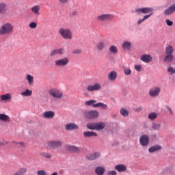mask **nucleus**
<instances>
[{
	"instance_id": "nucleus-1",
	"label": "nucleus",
	"mask_w": 175,
	"mask_h": 175,
	"mask_svg": "<svg viewBox=\"0 0 175 175\" xmlns=\"http://www.w3.org/2000/svg\"><path fill=\"white\" fill-rule=\"evenodd\" d=\"M59 33L61 35L62 38L66 40H72V39H73V33H72L70 29L64 27L60 28L59 30Z\"/></svg>"
},
{
	"instance_id": "nucleus-2",
	"label": "nucleus",
	"mask_w": 175,
	"mask_h": 175,
	"mask_svg": "<svg viewBox=\"0 0 175 175\" xmlns=\"http://www.w3.org/2000/svg\"><path fill=\"white\" fill-rule=\"evenodd\" d=\"M98 23H107L114 20V16L110 14H103L96 17Z\"/></svg>"
},
{
	"instance_id": "nucleus-3",
	"label": "nucleus",
	"mask_w": 175,
	"mask_h": 175,
	"mask_svg": "<svg viewBox=\"0 0 175 175\" xmlns=\"http://www.w3.org/2000/svg\"><path fill=\"white\" fill-rule=\"evenodd\" d=\"M13 31V25L10 23H5L0 29V35H9Z\"/></svg>"
},
{
	"instance_id": "nucleus-4",
	"label": "nucleus",
	"mask_w": 175,
	"mask_h": 175,
	"mask_svg": "<svg viewBox=\"0 0 175 175\" xmlns=\"http://www.w3.org/2000/svg\"><path fill=\"white\" fill-rule=\"evenodd\" d=\"M62 147V142L60 140H52L46 142V148L49 150H55Z\"/></svg>"
},
{
	"instance_id": "nucleus-5",
	"label": "nucleus",
	"mask_w": 175,
	"mask_h": 175,
	"mask_svg": "<svg viewBox=\"0 0 175 175\" xmlns=\"http://www.w3.org/2000/svg\"><path fill=\"white\" fill-rule=\"evenodd\" d=\"M69 64V58L68 57H64L62 59H58L55 61V65L57 68H64L65 66H67V65Z\"/></svg>"
},
{
	"instance_id": "nucleus-6",
	"label": "nucleus",
	"mask_w": 175,
	"mask_h": 175,
	"mask_svg": "<svg viewBox=\"0 0 175 175\" xmlns=\"http://www.w3.org/2000/svg\"><path fill=\"white\" fill-rule=\"evenodd\" d=\"M49 95L55 98L56 99H61L64 96V93L58 90L57 89H51L49 91Z\"/></svg>"
},
{
	"instance_id": "nucleus-7",
	"label": "nucleus",
	"mask_w": 175,
	"mask_h": 175,
	"mask_svg": "<svg viewBox=\"0 0 175 175\" xmlns=\"http://www.w3.org/2000/svg\"><path fill=\"white\" fill-rule=\"evenodd\" d=\"M84 117L85 118H98L99 117V112L98 111H86L84 112Z\"/></svg>"
},
{
	"instance_id": "nucleus-8",
	"label": "nucleus",
	"mask_w": 175,
	"mask_h": 175,
	"mask_svg": "<svg viewBox=\"0 0 175 175\" xmlns=\"http://www.w3.org/2000/svg\"><path fill=\"white\" fill-rule=\"evenodd\" d=\"M148 94L152 98H157V96H159V94H161V88L159 86L152 88L149 90Z\"/></svg>"
},
{
	"instance_id": "nucleus-9",
	"label": "nucleus",
	"mask_w": 175,
	"mask_h": 175,
	"mask_svg": "<svg viewBox=\"0 0 175 175\" xmlns=\"http://www.w3.org/2000/svg\"><path fill=\"white\" fill-rule=\"evenodd\" d=\"M139 143L142 147H147L150 144V137L147 135H142L139 138Z\"/></svg>"
},
{
	"instance_id": "nucleus-10",
	"label": "nucleus",
	"mask_w": 175,
	"mask_h": 175,
	"mask_svg": "<svg viewBox=\"0 0 175 175\" xmlns=\"http://www.w3.org/2000/svg\"><path fill=\"white\" fill-rule=\"evenodd\" d=\"M154 12V9L151 8H137L135 9V13H137L138 14H148V13L151 14Z\"/></svg>"
},
{
	"instance_id": "nucleus-11",
	"label": "nucleus",
	"mask_w": 175,
	"mask_h": 175,
	"mask_svg": "<svg viewBox=\"0 0 175 175\" xmlns=\"http://www.w3.org/2000/svg\"><path fill=\"white\" fill-rule=\"evenodd\" d=\"M102 88V85L99 83H94V85H90L88 86V91L89 92H92V91H99Z\"/></svg>"
},
{
	"instance_id": "nucleus-12",
	"label": "nucleus",
	"mask_w": 175,
	"mask_h": 175,
	"mask_svg": "<svg viewBox=\"0 0 175 175\" xmlns=\"http://www.w3.org/2000/svg\"><path fill=\"white\" fill-rule=\"evenodd\" d=\"M55 116V113L53 111H48L42 113L43 118L47 119V120H51V118H54V116Z\"/></svg>"
},
{
	"instance_id": "nucleus-13",
	"label": "nucleus",
	"mask_w": 175,
	"mask_h": 175,
	"mask_svg": "<svg viewBox=\"0 0 175 175\" xmlns=\"http://www.w3.org/2000/svg\"><path fill=\"white\" fill-rule=\"evenodd\" d=\"M140 59L141 61H143V62L148 64L152 61V56L151 55L144 54L141 56Z\"/></svg>"
},
{
	"instance_id": "nucleus-14",
	"label": "nucleus",
	"mask_w": 175,
	"mask_h": 175,
	"mask_svg": "<svg viewBox=\"0 0 175 175\" xmlns=\"http://www.w3.org/2000/svg\"><path fill=\"white\" fill-rule=\"evenodd\" d=\"M175 12V3L171 5L167 9L164 11V14L166 16H170Z\"/></svg>"
},
{
	"instance_id": "nucleus-15",
	"label": "nucleus",
	"mask_w": 175,
	"mask_h": 175,
	"mask_svg": "<svg viewBox=\"0 0 175 175\" xmlns=\"http://www.w3.org/2000/svg\"><path fill=\"white\" fill-rule=\"evenodd\" d=\"M66 131H73L75 129H79V126L75 123H69L65 125Z\"/></svg>"
},
{
	"instance_id": "nucleus-16",
	"label": "nucleus",
	"mask_w": 175,
	"mask_h": 175,
	"mask_svg": "<svg viewBox=\"0 0 175 175\" xmlns=\"http://www.w3.org/2000/svg\"><path fill=\"white\" fill-rule=\"evenodd\" d=\"M65 148L67 151H70V152H79L80 151V148L79 147L70 145H66Z\"/></svg>"
},
{
	"instance_id": "nucleus-17",
	"label": "nucleus",
	"mask_w": 175,
	"mask_h": 175,
	"mask_svg": "<svg viewBox=\"0 0 175 175\" xmlns=\"http://www.w3.org/2000/svg\"><path fill=\"white\" fill-rule=\"evenodd\" d=\"M8 12V5L5 3H0V14L5 16Z\"/></svg>"
},
{
	"instance_id": "nucleus-18",
	"label": "nucleus",
	"mask_w": 175,
	"mask_h": 175,
	"mask_svg": "<svg viewBox=\"0 0 175 175\" xmlns=\"http://www.w3.org/2000/svg\"><path fill=\"white\" fill-rule=\"evenodd\" d=\"M122 47L123 50H125L126 51H129V50L132 49V42L129 41H124L122 44Z\"/></svg>"
},
{
	"instance_id": "nucleus-19",
	"label": "nucleus",
	"mask_w": 175,
	"mask_h": 175,
	"mask_svg": "<svg viewBox=\"0 0 175 175\" xmlns=\"http://www.w3.org/2000/svg\"><path fill=\"white\" fill-rule=\"evenodd\" d=\"M173 59H174V56L173 55L165 54L163 58V62L165 64H170V62H173Z\"/></svg>"
},
{
	"instance_id": "nucleus-20",
	"label": "nucleus",
	"mask_w": 175,
	"mask_h": 175,
	"mask_svg": "<svg viewBox=\"0 0 175 175\" xmlns=\"http://www.w3.org/2000/svg\"><path fill=\"white\" fill-rule=\"evenodd\" d=\"M99 157H100V154L94 152L88 154L86 158L88 161H94V159H96V158H99Z\"/></svg>"
},
{
	"instance_id": "nucleus-21",
	"label": "nucleus",
	"mask_w": 175,
	"mask_h": 175,
	"mask_svg": "<svg viewBox=\"0 0 175 175\" xmlns=\"http://www.w3.org/2000/svg\"><path fill=\"white\" fill-rule=\"evenodd\" d=\"M31 12L36 16H40V5H34L31 8Z\"/></svg>"
},
{
	"instance_id": "nucleus-22",
	"label": "nucleus",
	"mask_w": 175,
	"mask_h": 175,
	"mask_svg": "<svg viewBox=\"0 0 175 175\" xmlns=\"http://www.w3.org/2000/svg\"><path fill=\"white\" fill-rule=\"evenodd\" d=\"M115 170H117V172H119V173L126 172V166L124 164H119L115 166Z\"/></svg>"
},
{
	"instance_id": "nucleus-23",
	"label": "nucleus",
	"mask_w": 175,
	"mask_h": 175,
	"mask_svg": "<svg viewBox=\"0 0 175 175\" xmlns=\"http://www.w3.org/2000/svg\"><path fill=\"white\" fill-rule=\"evenodd\" d=\"M173 53H174V48H173V46L168 45L165 49V54L173 55Z\"/></svg>"
},
{
	"instance_id": "nucleus-24",
	"label": "nucleus",
	"mask_w": 175,
	"mask_h": 175,
	"mask_svg": "<svg viewBox=\"0 0 175 175\" xmlns=\"http://www.w3.org/2000/svg\"><path fill=\"white\" fill-rule=\"evenodd\" d=\"M159 150H162V146H161L160 145H156L149 148L148 151L149 152H150V154H152L153 152H157V151H159Z\"/></svg>"
},
{
	"instance_id": "nucleus-25",
	"label": "nucleus",
	"mask_w": 175,
	"mask_h": 175,
	"mask_svg": "<svg viewBox=\"0 0 175 175\" xmlns=\"http://www.w3.org/2000/svg\"><path fill=\"white\" fill-rule=\"evenodd\" d=\"M108 79L109 80H111V81H114L117 79V72L116 71H111L108 75Z\"/></svg>"
},
{
	"instance_id": "nucleus-26",
	"label": "nucleus",
	"mask_w": 175,
	"mask_h": 175,
	"mask_svg": "<svg viewBox=\"0 0 175 175\" xmlns=\"http://www.w3.org/2000/svg\"><path fill=\"white\" fill-rule=\"evenodd\" d=\"M84 137H96L98 134L94 131H85L83 133Z\"/></svg>"
},
{
	"instance_id": "nucleus-27",
	"label": "nucleus",
	"mask_w": 175,
	"mask_h": 175,
	"mask_svg": "<svg viewBox=\"0 0 175 175\" xmlns=\"http://www.w3.org/2000/svg\"><path fill=\"white\" fill-rule=\"evenodd\" d=\"M0 121L9 122V121H10V117L5 113H0Z\"/></svg>"
},
{
	"instance_id": "nucleus-28",
	"label": "nucleus",
	"mask_w": 175,
	"mask_h": 175,
	"mask_svg": "<svg viewBox=\"0 0 175 175\" xmlns=\"http://www.w3.org/2000/svg\"><path fill=\"white\" fill-rule=\"evenodd\" d=\"M105 47H106V43H105V42L100 41L98 42V44H96V49L99 51H102L103 50H105Z\"/></svg>"
},
{
	"instance_id": "nucleus-29",
	"label": "nucleus",
	"mask_w": 175,
	"mask_h": 175,
	"mask_svg": "<svg viewBox=\"0 0 175 175\" xmlns=\"http://www.w3.org/2000/svg\"><path fill=\"white\" fill-rule=\"evenodd\" d=\"M109 51L111 54H117L118 53V48L116 45H111Z\"/></svg>"
},
{
	"instance_id": "nucleus-30",
	"label": "nucleus",
	"mask_w": 175,
	"mask_h": 175,
	"mask_svg": "<svg viewBox=\"0 0 175 175\" xmlns=\"http://www.w3.org/2000/svg\"><path fill=\"white\" fill-rule=\"evenodd\" d=\"M28 170L25 167L20 168L18 171H16L14 175H24L27 173Z\"/></svg>"
},
{
	"instance_id": "nucleus-31",
	"label": "nucleus",
	"mask_w": 175,
	"mask_h": 175,
	"mask_svg": "<svg viewBox=\"0 0 175 175\" xmlns=\"http://www.w3.org/2000/svg\"><path fill=\"white\" fill-rule=\"evenodd\" d=\"M1 100L5 101V100H10L12 99V95L8 93L6 94H2L0 96Z\"/></svg>"
},
{
	"instance_id": "nucleus-32",
	"label": "nucleus",
	"mask_w": 175,
	"mask_h": 175,
	"mask_svg": "<svg viewBox=\"0 0 175 175\" xmlns=\"http://www.w3.org/2000/svg\"><path fill=\"white\" fill-rule=\"evenodd\" d=\"M95 173L98 175H103L105 174V167H97L95 169Z\"/></svg>"
},
{
	"instance_id": "nucleus-33",
	"label": "nucleus",
	"mask_w": 175,
	"mask_h": 175,
	"mask_svg": "<svg viewBox=\"0 0 175 175\" xmlns=\"http://www.w3.org/2000/svg\"><path fill=\"white\" fill-rule=\"evenodd\" d=\"M148 118L150 120V121H154V120H157V118H158V113L155 112H152L148 114Z\"/></svg>"
},
{
	"instance_id": "nucleus-34",
	"label": "nucleus",
	"mask_w": 175,
	"mask_h": 175,
	"mask_svg": "<svg viewBox=\"0 0 175 175\" xmlns=\"http://www.w3.org/2000/svg\"><path fill=\"white\" fill-rule=\"evenodd\" d=\"M25 79L27 80L29 85H33V76L27 75H26Z\"/></svg>"
},
{
	"instance_id": "nucleus-35",
	"label": "nucleus",
	"mask_w": 175,
	"mask_h": 175,
	"mask_svg": "<svg viewBox=\"0 0 175 175\" xmlns=\"http://www.w3.org/2000/svg\"><path fill=\"white\" fill-rule=\"evenodd\" d=\"M105 126L106 124L105 122L96 123V129H97V131H102V129H105Z\"/></svg>"
},
{
	"instance_id": "nucleus-36",
	"label": "nucleus",
	"mask_w": 175,
	"mask_h": 175,
	"mask_svg": "<svg viewBox=\"0 0 175 175\" xmlns=\"http://www.w3.org/2000/svg\"><path fill=\"white\" fill-rule=\"evenodd\" d=\"M161 126V125L160 123L153 122L152 124L151 128L153 131H160Z\"/></svg>"
},
{
	"instance_id": "nucleus-37",
	"label": "nucleus",
	"mask_w": 175,
	"mask_h": 175,
	"mask_svg": "<svg viewBox=\"0 0 175 175\" xmlns=\"http://www.w3.org/2000/svg\"><path fill=\"white\" fill-rule=\"evenodd\" d=\"M93 107H101V109H104L105 110H106L107 109V105L103 103H97L94 105H93Z\"/></svg>"
},
{
	"instance_id": "nucleus-38",
	"label": "nucleus",
	"mask_w": 175,
	"mask_h": 175,
	"mask_svg": "<svg viewBox=\"0 0 175 175\" xmlns=\"http://www.w3.org/2000/svg\"><path fill=\"white\" fill-rule=\"evenodd\" d=\"M21 95L22 96H31L32 95V90H29V89H27L25 92H23L21 93Z\"/></svg>"
},
{
	"instance_id": "nucleus-39",
	"label": "nucleus",
	"mask_w": 175,
	"mask_h": 175,
	"mask_svg": "<svg viewBox=\"0 0 175 175\" xmlns=\"http://www.w3.org/2000/svg\"><path fill=\"white\" fill-rule=\"evenodd\" d=\"M95 103H96V101L95 100H90L85 102V106H92V107H94Z\"/></svg>"
},
{
	"instance_id": "nucleus-40",
	"label": "nucleus",
	"mask_w": 175,
	"mask_h": 175,
	"mask_svg": "<svg viewBox=\"0 0 175 175\" xmlns=\"http://www.w3.org/2000/svg\"><path fill=\"white\" fill-rule=\"evenodd\" d=\"M120 114L121 116H122L123 117H128V116H129V112L128 111V110L122 108L120 109Z\"/></svg>"
},
{
	"instance_id": "nucleus-41",
	"label": "nucleus",
	"mask_w": 175,
	"mask_h": 175,
	"mask_svg": "<svg viewBox=\"0 0 175 175\" xmlns=\"http://www.w3.org/2000/svg\"><path fill=\"white\" fill-rule=\"evenodd\" d=\"M172 172H173V168L172 167H167L163 170V174H169L172 173Z\"/></svg>"
},
{
	"instance_id": "nucleus-42",
	"label": "nucleus",
	"mask_w": 175,
	"mask_h": 175,
	"mask_svg": "<svg viewBox=\"0 0 175 175\" xmlns=\"http://www.w3.org/2000/svg\"><path fill=\"white\" fill-rule=\"evenodd\" d=\"M123 70H124V73L126 76H129V75H132V70L130 68L124 67Z\"/></svg>"
},
{
	"instance_id": "nucleus-43",
	"label": "nucleus",
	"mask_w": 175,
	"mask_h": 175,
	"mask_svg": "<svg viewBox=\"0 0 175 175\" xmlns=\"http://www.w3.org/2000/svg\"><path fill=\"white\" fill-rule=\"evenodd\" d=\"M87 128L88 129H91L92 131H94L96 129V123H92L87 124Z\"/></svg>"
},
{
	"instance_id": "nucleus-44",
	"label": "nucleus",
	"mask_w": 175,
	"mask_h": 175,
	"mask_svg": "<svg viewBox=\"0 0 175 175\" xmlns=\"http://www.w3.org/2000/svg\"><path fill=\"white\" fill-rule=\"evenodd\" d=\"M41 157H43V158H46L48 159H50V158H51V154L42 152L41 153Z\"/></svg>"
},
{
	"instance_id": "nucleus-45",
	"label": "nucleus",
	"mask_w": 175,
	"mask_h": 175,
	"mask_svg": "<svg viewBox=\"0 0 175 175\" xmlns=\"http://www.w3.org/2000/svg\"><path fill=\"white\" fill-rule=\"evenodd\" d=\"M29 27L31 29H35V28H36V27H38V24L36 22H31L29 23Z\"/></svg>"
},
{
	"instance_id": "nucleus-46",
	"label": "nucleus",
	"mask_w": 175,
	"mask_h": 175,
	"mask_svg": "<svg viewBox=\"0 0 175 175\" xmlns=\"http://www.w3.org/2000/svg\"><path fill=\"white\" fill-rule=\"evenodd\" d=\"M57 51V55L59 54L60 55H62V54H65V49L64 48H60L56 49Z\"/></svg>"
},
{
	"instance_id": "nucleus-47",
	"label": "nucleus",
	"mask_w": 175,
	"mask_h": 175,
	"mask_svg": "<svg viewBox=\"0 0 175 175\" xmlns=\"http://www.w3.org/2000/svg\"><path fill=\"white\" fill-rule=\"evenodd\" d=\"M55 55H58V52H57V49H54V50L51 51V52L49 54L50 57H54Z\"/></svg>"
},
{
	"instance_id": "nucleus-48",
	"label": "nucleus",
	"mask_w": 175,
	"mask_h": 175,
	"mask_svg": "<svg viewBox=\"0 0 175 175\" xmlns=\"http://www.w3.org/2000/svg\"><path fill=\"white\" fill-rule=\"evenodd\" d=\"M37 175H47V172L43 170H38L37 171Z\"/></svg>"
},
{
	"instance_id": "nucleus-49",
	"label": "nucleus",
	"mask_w": 175,
	"mask_h": 175,
	"mask_svg": "<svg viewBox=\"0 0 175 175\" xmlns=\"http://www.w3.org/2000/svg\"><path fill=\"white\" fill-rule=\"evenodd\" d=\"M165 23H166L167 25H168V27H172V25H173V21H172L169 19H167L165 21Z\"/></svg>"
},
{
	"instance_id": "nucleus-50",
	"label": "nucleus",
	"mask_w": 175,
	"mask_h": 175,
	"mask_svg": "<svg viewBox=\"0 0 175 175\" xmlns=\"http://www.w3.org/2000/svg\"><path fill=\"white\" fill-rule=\"evenodd\" d=\"M81 49H75L72 51V54H81Z\"/></svg>"
},
{
	"instance_id": "nucleus-51",
	"label": "nucleus",
	"mask_w": 175,
	"mask_h": 175,
	"mask_svg": "<svg viewBox=\"0 0 175 175\" xmlns=\"http://www.w3.org/2000/svg\"><path fill=\"white\" fill-rule=\"evenodd\" d=\"M135 69L137 70V72H140L142 70V66L140 65H135Z\"/></svg>"
},
{
	"instance_id": "nucleus-52",
	"label": "nucleus",
	"mask_w": 175,
	"mask_h": 175,
	"mask_svg": "<svg viewBox=\"0 0 175 175\" xmlns=\"http://www.w3.org/2000/svg\"><path fill=\"white\" fill-rule=\"evenodd\" d=\"M107 175H117V172L116 171H109Z\"/></svg>"
},
{
	"instance_id": "nucleus-53",
	"label": "nucleus",
	"mask_w": 175,
	"mask_h": 175,
	"mask_svg": "<svg viewBox=\"0 0 175 175\" xmlns=\"http://www.w3.org/2000/svg\"><path fill=\"white\" fill-rule=\"evenodd\" d=\"M151 16H152V13H150V14L148 15H145L143 18H144V21H146V20H147L148 18H150V17H151Z\"/></svg>"
},
{
	"instance_id": "nucleus-54",
	"label": "nucleus",
	"mask_w": 175,
	"mask_h": 175,
	"mask_svg": "<svg viewBox=\"0 0 175 175\" xmlns=\"http://www.w3.org/2000/svg\"><path fill=\"white\" fill-rule=\"evenodd\" d=\"M167 72H170V73H175V70L173 69L172 67H169L167 69Z\"/></svg>"
},
{
	"instance_id": "nucleus-55",
	"label": "nucleus",
	"mask_w": 175,
	"mask_h": 175,
	"mask_svg": "<svg viewBox=\"0 0 175 175\" xmlns=\"http://www.w3.org/2000/svg\"><path fill=\"white\" fill-rule=\"evenodd\" d=\"M18 144H19V147H21V148L25 147V143H24L23 142H18Z\"/></svg>"
},
{
	"instance_id": "nucleus-56",
	"label": "nucleus",
	"mask_w": 175,
	"mask_h": 175,
	"mask_svg": "<svg viewBox=\"0 0 175 175\" xmlns=\"http://www.w3.org/2000/svg\"><path fill=\"white\" fill-rule=\"evenodd\" d=\"M59 2L63 5H65V3H68V2H69V0H59Z\"/></svg>"
},
{
	"instance_id": "nucleus-57",
	"label": "nucleus",
	"mask_w": 175,
	"mask_h": 175,
	"mask_svg": "<svg viewBox=\"0 0 175 175\" xmlns=\"http://www.w3.org/2000/svg\"><path fill=\"white\" fill-rule=\"evenodd\" d=\"M1 142H3V146H5V144H9V141L6 139H2Z\"/></svg>"
},
{
	"instance_id": "nucleus-58",
	"label": "nucleus",
	"mask_w": 175,
	"mask_h": 175,
	"mask_svg": "<svg viewBox=\"0 0 175 175\" xmlns=\"http://www.w3.org/2000/svg\"><path fill=\"white\" fill-rule=\"evenodd\" d=\"M143 21H144V18L142 19H139L137 24H138V25H140V24H142L143 23Z\"/></svg>"
},
{
	"instance_id": "nucleus-59",
	"label": "nucleus",
	"mask_w": 175,
	"mask_h": 175,
	"mask_svg": "<svg viewBox=\"0 0 175 175\" xmlns=\"http://www.w3.org/2000/svg\"><path fill=\"white\" fill-rule=\"evenodd\" d=\"M167 110H169V111H170V113L171 114H173V111H172V109H170V107H167Z\"/></svg>"
},
{
	"instance_id": "nucleus-60",
	"label": "nucleus",
	"mask_w": 175,
	"mask_h": 175,
	"mask_svg": "<svg viewBox=\"0 0 175 175\" xmlns=\"http://www.w3.org/2000/svg\"><path fill=\"white\" fill-rule=\"evenodd\" d=\"M12 144H18V142H16V141H12Z\"/></svg>"
},
{
	"instance_id": "nucleus-61",
	"label": "nucleus",
	"mask_w": 175,
	"mask_h": 175,
	"mask_svg": "<svg viewBox=\"0 0 175 175\" xmlns=\"http://www.w3.org/2000/svg\"><path fill=\"white\" fill-rule=\"evenodd\" d=\"M77 14V12L75 11L72 12V16H76Z\"/></svg>"
},
{
	"instance_id": "nucleus-62",
	"label": "nucleus",
	"mask_w": 175,
	"mask_h": 175,
	"mask_svg": "<svg viewBox=\"0 0 175 175\" xmlns=\"http://www.w3.org/2000/svg\"><path fill=\"white\" fill-rule=\"evenodd\" d=\"M3 146V143L2 142V140L0 141V147H2Z\"/></svg>"
}]
</instances>
